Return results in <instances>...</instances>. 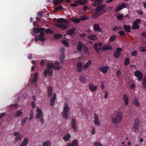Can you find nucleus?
<instances>
[{
    "label": "nucleus",
    "instance_id": "f257e3e1",
    "mask_svg": "<svg viewBox=\"0 0 146 146\" xmlns=\"http://www.w3.org/2000/svg\"><path fill=\"white\" fill-rule=\"evenodd\" d=\"M70 110V108L68 104L65 103L64 104L63 111L62 113V116L63 117L67 119L68 117V112Z\"/></svg>",
    "mask_w": 146,
    "mask_h": 146
},
{
    "label": "nucleus",
    "instance_id": "f03ea898",
    "mask_svg": "<svg viewBox=\"0 0 146 146\" xmlns=\"http://www.w3.org/2000/svg\"><path fill=\"white\" fill-rule=\"evenodd\" d=\"M122 118V114L120 112H117L115 116L112 117V122L114 123H119L121 121Z\"/></svg>",
    "mask_w": 146,
    "mask_h": 146
},
{
    "label": "nucleus",
    "instance_id": "7ed1b4c3",
    "mask_svg": "<svg viewBox=\"0 0 146 146\" xmlns=\"http://www.w3.org/2000/svg\"><path fill=\"white\" fill-rule=\"evenodd\" d=\"M36 110L37 113L36 116V118L37 119H39L40 123L43 124L44 123V120L42 111L39 108H37Z\"/></svg>",
    "mask_w": 146,
    "mask_h": 146
},
{
    "label": "nucleus",
    "instance_id": "20e7f679",
    "mask_svg": "<svg viewBox=\"0 0 146 146\" xmlns=\"http://www.w3.org/2000/svg\"><path fill=\"white\" fill-rule=\"evenodd\" d=\"M140 123V119L137 118L134 120V123L133 127L131 128V131L133 132L138 131L139 130V127Z\"/></svg>",
    "mask_w": 146,
    "mask_h": 146
},
{
    "label": "nucleus",
    "instance_id": "39448f33",
    "mask_svg": "<svg viewBox=\"0 0 146 146\" xmlns=\"http://www.w3.org/2000/svg\"><path fill=\"white\" fill-rule=\"evenodd\" d=\"M106 5L105 4H103L98 6L96 8V11L100 13L101 15L102 14L107 11L106 9H104L106 7Z\"/></svg>",
    "mask_w": 146,
    "mask_h": 146
},
{
    "label": "nucleus",
    "instance_id": "423d86ee",
    "mask_svg": "<svg viewBox=\"0 0 146 146\" xmlns=\"http://www.w3.org/2000/svg\"><path fill=\"white\" fill-rule=\"evenodd\" d=\"M44 34H45L44 32H40L38 36L35 38V41L36 42H37L38 41V40L41 41H43L45 40L46 39L45 38L43 37L44 35Z\"/></svg>",
    "mask_w": 146,
    "mask_h": 146
},
{
    "label": "nucleus",
    "instance_id": "0eeeda50",
    "mask_svg": "<svg viewBox=\"0 0 146 146\" xmlns=\"http://www.w3.org/2000/svg\"><path fill=\"white\" fill-rule=\"evenodd\" d=\"M135 76L137 77L139 81H141L143 79V74L139 70L136 71L134 73Z\"/></svg>",
    "mask_w": 146,
    "mask_h": 146
},
{
    "label": "nucleus",
    "instance_id": "6e6552de",
    "mask_svg": "<svg viewBox=\"0 0 146 146\" xmlns=\"http://www.w3.org/2000/svg\"><path fill=\"white\" fill-rule=\"evenodd\" d=\"M83 46H84L85 47V51H88V48L84 46V44H82V42L79 41L78 46H77V50L78 51L80 52L82 50V48Z\"/></svg>",
    "mask_w": 146,
    "mask_h": 146
},
{
    "label": "nucleus",
    "instance_id": "1a4fd4ad",
    "mask_svg": "<svg viewBox=\"0 0 146 146\" xmlns=\"http://www.w3.org/2000/svg\"><path fill=\"white\" fill-rule=\"evenodd\" d=\"M77 125L76 120L75 119H72L71 120V125L74 132H76L77 131Z\"/></svg>",
    "mask_w": 146,
    "mask_h": 146
},
{
    "label": "nucleus",
    "instance_id": "9d476101",
    "mask_svg": "<svg viewBox=\"0 0 146 146\" xmlns=\"http://www.w3.org/2000/svg\"><path fill=\"white\" fill-rule=\"evenodd\" d=\"M122 49L120 48H118L116 49V51L114 53V57L115 58H117L119 57L121 55Z\"/></svg>",
    "mask_w": 146,
    "mask_h": 146
},
{
    "label": "nucleus",
    "instance_id": "9b49d317",
    "mask_svg": "<svg viewBox=\"0 0 146 146\" xmlns=\"http://www.w3.org/2000/svg\"><path fill=\"white\" fill-rule=\"evenodd\" d=\"M83 64L81 62H78L77 65V71L79 72H81L83 70Z\"/></svg>",
    "mask_w": 146,
    "mask_h": 146
},
{
    "label": "nucleus",
    "instance_id": "f8f14e48",
    "mask_svg": "<svg viewBox=\"0 0 146 146\" xmlns=\"http://www.w3.org/2000/svg\"><path fill=\"white\" fill-rule=\"evenodd\" d=\"M109 67L108 66H105L104 67H102L99 68L98 70L102 72L104 74H106L108 72Z\"/></svg>",
    "mask_w": 146,
    "mask_h": 146
},
{
    "label": "nucleus",
    "instance_id": "ddd939ff",
    "mask_svg": "<svg viewBox=\"0 0 146 146\" xmlns=\"http://www.w3.org/2000/svg\"><path fill=\"white\" fill-rule=\"evenodd\" d=\"M89 89L92 92H94L96 91L98 88V86H94L92 83H90L89 85Z\"/></svg>",
    "mask_w": 146,
    "mask_h": 146
},
{
    "label": "nucleus",
    "instance_id": "4468645a",
    "mask_svg": "<svg viewBox=\"0 0 146 146\" xmlns=\"http://www.w3.org/2000/svg\"><path fill=\"white\" fill-rule=\"evenodd\" d=\"M45 28L44 27L42 28H35L33 29V31L34 33L36 34H38L39 32H42V31H44Z\"/></svg>",
    "mask_w": 146,
    "mask_h": 146
},
{
    "label": "nucleus",
    "instance_id": "2eb2a0df",
    "mask_svg": "<svg viewBox=\"0 0 146 146\" xmlns=\"http://www.w3.org/2000/svg\"><path fill=\"white\" fill-rule=\"evenodd\" d=\"M126 7V5L125 3H123L120 6L116 8L115 9V11L118 12L122 9H123Z\"/></svg>",
    "mask_w": 146,
    "mask_h": 146
},
{
    "label": "nucleus",
    "instance_id": "dca6fc26",
    "mask_svg": "<svg viewBox=\"0 0 146 146\" xmlns=\"http://www.w3.org/2000/svg\"><path fill=\"white\" fill-rule=\"evenodd\" d=\"M56 98V94L55 93L53 94V96L50 100V105L53 106L54 105L55 101Z\"/></svg>",
    "mask_w": 146,
    "mask_h": 146
},
{
    "label": "nucleus",
    "instance_id": "f3484780",
    "mask_svg": "<svg viewBox=\"0 0 146 146\" xmlns=\"http://www.w3.org/2000/svg\"><path fill=\"white\" fill-rule=\"evenodd\" d=\"M53 72V70H51L50 71V70H49L47 69H46L44 72V75L45 76H46L47 75L48 73V74L49 76H51L52 75Z\"/></svg>",
    "mask_w": 146,
    "mask_h": 146
},
{
    "label": "nucleus",
    "instance_id": "a211bd4d",
    "mask_svg": "<svg viewBox=\"0 0 146 146\" xmlns=\"http://www.w3.org/2000/svg\"><path fill=\"white\" fill-rule=\"evenodd\" d=\"M94 123L95 124L98 126L99 125H100V121H99L98 120V116L96 113L94 114Z\"/></svg>",
    "mask_w": 146,
    "mask_h": 146
},
{
    "label": "nucleus",
    "instance_id": "6ab92c4d",
    "mask_svg": "<svg viewBox=\"0 0 146 146\" xmlns=\"http://www.w3.org/2000/svg\"><path fill=\"white\" fill-rule=\"evenodd\" d=\"M123 100L126 106L128 105L129 102V99L128 97L126 94H124L123 97Z\"/></svg>",
    "mask_w": 146,
    "mask_h": 146
},
{
    "label": "nucleus",
    "instance_id": "aec40b11",
    "mask_svg": "<svg viewBox=\"0 0 146 146\" xmlns=\"http://www.w3.org/2000/svg\"><path fill=\"white\" fill-rule=\"evenodd\" d=\"M123 27L125 32H131V27L130 26L126 25H124L123 26Z\"/></svg>",
    "mask_w": 146,
    "mask_h": 146
},
{
    "label": "nucleus",
    "instance_id": "412c9836",
    "mask_svg": "<svg viewBox=\"0 0 146 146\" xmlns=\"http://www.w3.org/2000/svg\"><path fill=\"white\" fill-rule=\"evenodd\" d=\"M56 26L60 29H66L68 27L66 25L61 24H57L56 25Z\"/></svg>",
    "mask_w": 146,
    "mask_h": 146
},
{
    "label": "nucleus",
    "instance_id": "4be33fe9",
    "mask_svg": "<svg viewBox=\"0 0 146 146\" xmlns=\"http://www.w3.org/2000/svg\"><path fill=\"white\" fill-rule=\"evenodd\" d=\"M57 21L59 23H67L68 22V21L65 19L63 18H60L57 19Z\"/></svg>",
    "mask_w": 146,
    "mask_h": 146
},
{
    "label": "nucleus",
    "instance_id": "5701e85b",
    "mask_svg": "<svg viewBox=\"0 0 146 146\" xmlns=\"http://www.w3.org/2000/svg\"><path fill=\"white\" fill-rule=\"evenodd\" d=\"M38 79V73L37 72H35L34 74V76L31 81V83L33 84L34 83H36Z\"/></svg>",
    "mask_w": 146,
    "mask_h": 146
},
{
    "label": "nucleus",
    "instance_id": "b1692460",
    "mask_svg": "<svg viewBox=\"0 0 146 146\" xmlns=\"http://www.w3.org/2000/svg\"><path fill=\"white\" fill-rule=\"evenodd\" d=\"M87 2V0H78L76 1L75 3L79 5H85Z\"/></svg>",
    "mask_w": 146,
    "mask_h": 146
},
{
    "label": "nucleus",
    "instance_id": "393cba45",
    "mask_svg": "<svg viewBox=\"0 0 146 146\" xmlns=\"http://www.w3.org/2000/svg\"><path fill=\"white\" fill-rule=\"evenodd\" d=\"M87 38L89 40H95L97 39V36L94 35H88L87 36Z\"/></svg>",
    "mask_w": 146,
    "mask_h": 146
},
{
    "label": "nucleus",
    "instance_id": "a878e982",
    "mask_svg": "<svg viewBox=\"0 0 146 146\" xmlns=\"http://www.w3.org/2000/svg\"><path fill=\"white\" fill-rule=\"evenodd\" d=\"M112 49V47L110 46H107L106 45H104L102 48L103 50H110Z\"/></svg>",
    "mask_w": 146,
    "mask_h": 146
},
{
    "label": "nucleus",
    "instance_id": "bb28decb",
    "mask_svg": "<svg viewBox=\"0 0 146 146\" xmlns=\"http://www.w3.org/2000/svg\"><path fill=\"white\" fill-rule=\"evenodd\" d=\"M48 91V97H50L52 94V87H48L47 89Z\"/></svg>",
    "mask_w": 146,
    "mask_h": 146
},
{
    "label": "nucleus",
    "instance_id": "cd10ccee",
    "mask_svg": "<svg viewBox=\"0 0 146 146\" xmlns=\"http://www.w3.org/2000/svg\"><path fill=\"white\" fill-rule=\"evenodd\" d=\"M93 27L95 31H101V30L100 29V25L98 24H95L94 25Z\"/></svg>",
    "mask_w": 146,
    "mask_h": 146
},
{
    "label": "nucleus",
    "instance_id": "c85d7f7f",
    "mask_svg": "<svg viewBox=\"0 0 146 146\" xmlns=\"http://www.w3.org/2000/svg\"><path fill=\"white\" fill-rule=\"evenodd\" d=\"M76 29L75 28H72L71 29L67 31V34L69 35H71L74 33V31Z\"/></svg>",
    "mask_w": 146,
    "mask_h": 146
},
{
    "label": "nucleus",
    "instance_id": "c756f323",
    "mask_svg": "<svg viewBox=\"0 0 146 146\" xmlns=\"http://www.w3.org/2000/svg\"><path fill=\"white\" fill-rule=\"evenodd\" d=\"M28 141L29 140L27 138H25L24 140L20 145V146H26L28 144Z\"/></svg>",
    "mask_w": 146,
    "mask_h": 146
},
{
    "label": "nucleus",
    "instance_id": "7c9ffc66",
    "mask_svg": "<svg viewBox=\"0 0 146 146\" xmlns=\"http://www.w3.org/2000/svg\"><path fill=\"white\" fill-rule=\"evenodd\" d=\"M71 137V135L69 133L66 134L65 136L63 137V140L66 141H67L69 140Z\"/></svg>",
    "mask_w": 146,
    "mask_h": 146
},
{
    "label": "nucleus",
    "instance_id": "2f4dec72",
    "mask_svg": "<svg viewBox=\"0 0 146 146\" xmlns=\"http://www.w3.org/2000/svg\"><path fill=\"white\" fill-rule=\"evenodd\" d=\"M23 113V112L22 111H21L19 110H18L14 114V116L15 117H18L20 116L21 115H22Z\"/></svg>",
    "mask_w": 146,
    "mask_h": 146
},
{
    "label": "nucleus",
    "instance_id": "473e14b6",
    "mask_svg": "<svg viewBox=\"0 0 146 146\" xmlns=\"http://www.w3.org/2000/svg\"><path fill=\"white\" fill-rule=\"evenodd\" d=\"M64 0H53V2L54 3V5H57L59 4H61L62 2Z\"/></svg>",
    "mask_w": 146,
    "mask_h": 146
},
{
    "label": "nucleus",
    "instance_id": "72a5a7b5",
    "mask_svg": "<svg viewBox=\"0 0 146 146\" xmlns=\"http://www.w3.org/2000/svg\"><path fill=\"white\" fill-rule=\"evenodd\" d=\"M79 80L80 82L84 84H85L86 82V78L83 76H80L79 77Z\"/></svg>",
    "mask_w": 146,
    "mask_h": 146
},
{
    "label": "nucleus",
    "instance_id": "f704fd0d",
    "mask_svg": "<svg viewBox=\"0 0 146 146\" xmlns=\"http://www.w3.org/2000/svg\"><path fill=\"white\" fill-rule=\"evenodd\" d=\"M91 61L89 60L88 62H86V64L84 65L83 66V68L84 70H86L88 68V67L89 65H90L91 63Z\"/></svg>",
    "mask_w": 146,
    "mask_h": 146
},
{
    "label": "nucleus",
    "instance_id": "c9c22d12",
    "mask_svg": "<svg viewBox=\"0 0 146 146\" xmlns=\"http://www.w3.org/2000/svg\"><path fill=\"white\" fill-rule=\"evenodd\" d=\"M99 13V12L96 11V12H94L93 13L92 15V17L94 19L98 17L100 15Z\"/></svg>",
    "mask_w": 146,
    "mask_h": 146
},
{
    "label": "nucleus",
    "instance_id": "e433bc0d",
    "mask_svg": "<svg viewBox=\"0 0 146 146\" xmlns=\"http://www.w3.org/2000/svg\"><path fill=\"white\" fill-rule=\"evenodd\" d=\"M133 103V104L135 105V106L137 107L139 106L140 105V104L138 101V99L136 98L134 99Z\"/></svg>",
    "mask_w": 146,
    "mask_h": 146
},
{
    "label": "nucleus",
    "instance_id": "4c0bfd02",
    "mask_svg": "<svg viewBox=\"0 0 146 146\" xmlns=\"http://www.w3.org/2000/svg\"><path fill=\"white\" fill-rule=\"evenodd\" d=\"M65 59L64 54H60V60L61 63H63L64 62Z\"/></svg>",
    "mask_w": 146,
    "mask_h": 146
},
{
    "label": "nucleus",
    "instance_id": "58836bf2",
    "mask_svg": "<svg viewBox=\"0 0 146 146\" xmlns=\"http://www.w3.org/2000/svg\"><path fill=\"white\" fill-rule=\"evenodd\" d=\"M142 86L143 88L146 89V76L145 77L142 82Z\"/></svg>",
    "mask_w": 146,
    "mask_h": 146
},
{
    "label": "nucleus",
    "instance_id": "ea45409f",
    "mask_svg": "<svg viewBox=\"0 0 146 146\" xmlns=\"http://www.w3.org/2000/svg\"><path fill=\"white\" fill-rule=\"evenodd\" d=\"M139 28V25L135 23H133V26L132 27V28L133 30L138 29Z\"/></svg>",
    "mask_w": 146,
    "mask_h": 146
},
{
    "label": "nucleus",
    "instance_id": "a19ab883",
    "mask_svg": "<svg viewBox=\"0 0 146 146\" xmlns=\"http://www.w3.org/2000/svg\"><path fill=\"white\" fill-rule=\"evenodd\" d=\"M130 61V59L129 58H126L124 62V65L126 66H127L129 64Z\"/></svg>",
    "mask_w": 146,
    "mask_h": 146
},
{
    "label": "nucleus",
    "instance_id": "79ce46f5",
    "mask_svg": "<svg viewBox=\"0 0 146 146\" xmlns=\"http://www.w3.org/2000/svg\"><path fill=\"white\" fill-rule=\"evenodd\" d=\"M71 144H72V146H78V143L77 140H74L72 141V143Z\"/></svg>",
    "mask_w": 146,
    "mask_h": 146
},
{
    "label": "nucleus",
    "instance_id": "37998d69",
    "mask_svg": "<svg viewBox=\"0 0 146 146\" xmlns=\"http://www.w3.org/2000/svg\"><path fill=\"white\" fill-rule=\"evenodd\" d=\"M53 65L52 63H49L47 65V69L49 70H51L52 68H53Z\"/></svg>",
    "mask_w": 146,
    "mask_h": 146
},
{
    "label": "nucleus",
    "instance_id": "c03bdc74",
    "mask_svg": "<svg viewBox=\"0 0 146 146\" xmlns=\"http://www.w3.org/2000/svg\"><path fill=\"white\" fill-rule=\"evenodd\" d=\"M80 20L82 21L86 20L88 19V17L85 15H84L80 16Z\"/></svg>",
    "mask_w": 146,
    "mask_h": 146
},
{
    "label": "nucleus",
    "instance_id": "a18cd8bd",
    "mask_svg": "<svg viewBox=\"0 0 146 146\" xmlns=\"http://www.w3.org/2000/svg\"><path fill=\"white\" fill-rule=\"evenodd\" d=\"M45 31L46 34L50 33L52 34L53 33L51 29H47L46 30H45V29L44 31Z\"/></svg>",
    "mask_w": 146,
    "mask_h": 146
},
{
    "label": "nucleus",
    "instance_id": "49530a36",
    "mask_svg": "<svg viewBox=\"0 0 146 146\" xmlns=\"http://www.w3.org/2000/svg\"><path fill=\"white\" fill-rule=\"evenodd\" d=\"M62 43L63 44H64L65 46L66 47H68L69 46V42L65 40H62Z\"/></svg>",
    "mask_w": 146,
    "mask_h": 146
},
{
    "label": "nucleus",
    "instance_id": "de8ad7c7",
    "mask_svg": "<svg viewBox=\"0 0 146 146\" xmlns=\"http://www.w3.org/2000/svg\"><path fill=\"white\" fill-rule=\"evenodd\" d=\"M43 146H50L51 143L49 141H46L44 142L43 144Z\"/></svg>",
    "mask_w": 146,
    "mask_h": 146
},
{
    "label": "nucleus",
    "instance_id": "09e8293b",
    "mask_svg": "<svg viewBox=\"0 0 146 146\" xmlns=\"http://www.w3.org/2000/svg\"><path fill=\"white\" fill-rule=\"evenodd\" d=\"M62 35L60 34H56L54 35V37L56 39H58L61 38Z\"/></svg>",
    "mask_w": 146,
    "mask_h": 146
},
{
    "label": "nucleus",
    "instance_id": "8fccbe9b",
    "mask_svg": "<svg viewBox=\"0 0 146 146\" xmlns=\"http://www.w3.org/2000/svg\"><path fill=\"white\" fill-rule=\"evenodd\" d=\"M116 35H115L112 36L110 38L109 40L111 41H114L116 38Z\"/></svg>",
    "mask_w": 146,
    "mask_h": 146
},
{
    "label": "nucleus",
    "instance_id": "3c124183",
    "mask_svg": "<svg viewBox=\"0 0 146 146\" xmlns=\"http://www.w3.org/2000/svg\"><path fill=\"white\" fill-rule=\"evenodd\" d=\"M72 21L76 23H78L80 22V18L79 19H78L75 18L72 19Z\"/></svg>",
    "mask_w": 146,
    "mask_h": 146
},
{
    "label": "nucleus",
    "instance_id": "603ef678",
    "mask_svg": "<svg viewBox=\"0 0 146 146\" xmlns=\"http://www.w3.org/2000/svg\"><path fill=\"white\" fill-rule=\"evenodd\" d=\"M94 48V49L96 50L97 53H98L99 52L100 49H99L98 47H97V44H95Z\"/></svg>",
    "mask_w": 146,
    "mask_h": 146
},
{
    "label": "nucleus",
    "instance_id": "864d4df0",
    "mask_svg": "<svg viewBox=\"0 0 146 146\" xmlns=\"http://www.w3.org/2000/svg\"><path fill=\"white\" fill-rule=\"evenodd\" d=\"M98 1L97 0L95 1L92 4V5L93 6H97L99 4Z\"/></svg>",
    "mask_w": 146,
    "mask_h": 146
},
{
    "label": "nucleus",
    "instance_id": "5fc2aeb1",
    "mask_svg": "<svg viewBox=\"0 0 146 146\" xmlns=\"http://www.w3.org/2000/svg\"><path fill=\"white\" fill-rule=\"evenodd\" d=\"M93 144L95 146H103L100 143L98 142H94Z\"/></svg>",
    "mask_w": 146,
    "mask_h": 146
},
{
    "label": "nucleus",
    "instance_id": "6e6d98bb",
    "mask_svg": "<svg viewBox=\"0 0 146 146\" xmlns=\"http://www.w3.org/2000/svg\"><path fill=\"white\" fill-rule=\"evenodd\" d=\"M28 120V118L27 117H26L24 118L22 121H21V124L22 125H23L25 123H26V121Z\"/></svg>",
    "mask_w": 146,
    "mask_h": 146
},
{
    "label": "nucleus",
    "instance_id": "4d7b16f0",
    "mask_svg": "<svg viewBox=\"0 0 146 146\" xmlns=\"http://www.w3.org/2000/svg\"><path fill=\"white\" fill-rule=\"evenodd\" d=\"M22 137V136L21 135H19L18 136H17L15 138V140L16 141H19L20 140Z\"/></svg>",
    "mask_w": 146,
    "mask_h": 146
},
{
    "label": "nucleus",
    "instance_id": "13d9d810",
    "mask_svg": "<svg viewBox=\"0 0 146 146\" xmlns=\"http://www.w3.org/2000/svg\"><path fill=\"white\" fill-rule=\"evenodd\" d=\"M60 51L61 53L60 54H64V52H65V49L64 48H60Z\"/></svg>",
    "mask_w": 146,
    "mask_h": 146
},
{
    "label": "nucleus",
    "instance_id": "bf43d9fd",
    "mask_svg": "<svg viewBox=\"0 0 146 146\" xmlns=\"http://www.w3.org/2000/svg\"><path fill=\"white\" fill-rule=\"evenodd\" d=\"M53 68L54 70H59L60 69V67L59 66H55L54 65H53Z\"/></svg>",
    "mask_w": 146,
    "mask_h": 146
},
{
    "label": "nucleus",
    "instance_id": "052dcab7",
    "mask_svg": "<svg viewBox=\"0 0 146 146\" xmlns=\"http://www.w3.org/2000/svg\"><path fill=\"white\" fill-rule=\"evenodd\" d=\"M123 17L122 15H119L117 17V18L119 20H122L123 19Z\"/></svg>",
    "mask_w": 146,
    "mask_h": 146
},
{
    "label": "nucleus",
    "instance_id": "680f3d73",
    "mask_svg": "<svg viewBox=\"0 0 146 146\" xmlns=\"http://www.w3.org/2000/svg\"><path fill=\"white\" fill-rule=\"evenodd\" d=\"M118 33L121 36H123L125 34L124 33V31H119V32Z\"/></svg>",
    "mask_w": 146,
    "mask_h": 146
},
{
    "label": "nucleus",
    "instance_id": "e2e57ef3",
    "mask_svg": "<svg viewBox=\"0 0 146 146\" xmlns=\"http://www.w3.org/2000/svg\"><path fill=\"white\" fill-rule=\"evenodd\" d=\"M37 15L38 16H39L41 17H42L43 16V13L42 12H38L37 13Z\"/></svg>",
    "mask_w": 146,
    "mask_h": 146
},
{
    "label": "nucleus",
    "instance_id": "0e129e2a",
    "mask_svg": "<svg viewBox=\"0 0 146 146\" xmlns=\"http://www.w3.org/2000/svg\"><path fill=\"white\" fill-rule=\"evenodd\" d=\"M33 24L34 26H37L39 27V24L36 21H34L33 22Z\"/></svg>",
    "mask_w": 146,
    "mask_h": 146
},
{
    "label": "nucleus",
    "instance_id": "69168bd1",
    "mask_svg": "<svg viewBox=\"0 0 146 146\" xmlns=\"http://www.w3.org/2000/svg\"><path fill=\"white\" fill-rule=\"evenodd\" d=\"M141 21V20L140 19H137L135 21L134 23H135L136 24H137V23L139 24L140 23Z\"/></svg>",
    "mask_w": 146,
    "mask_h": 146
},
{
    "label": "nucleus",
    "instance_id": "338daca9",
    "mask_svg": "<svg viewBox=\"0 0 146 146\" xmlns=\"http://www.w3.org/2000/svg\"><path fill=\"white\" fill-rule=\"evenodd\" d=\"M79 36L80 37L82 38H84L86 36V34L85 33H81L80 35Z\"/></svg>",
    "mask_w": 146,
    "mask_h": 146
},
{
    "label": "nucleus",
    "instance_id": "774afa93",
    "mask_svg": "<svg viewBox=\"0 0 146 146\" xmlns=\"http://www.w3.org/2000/svg\"><path fill=\"white\" fill-rule=\"evenodd\" d=\"M137 54V53L136 51H134L131 53V55L133 56H136Z\"/></svg>",
    "mask_w": 146,
    "mask_h": 146
}]
</instances>
